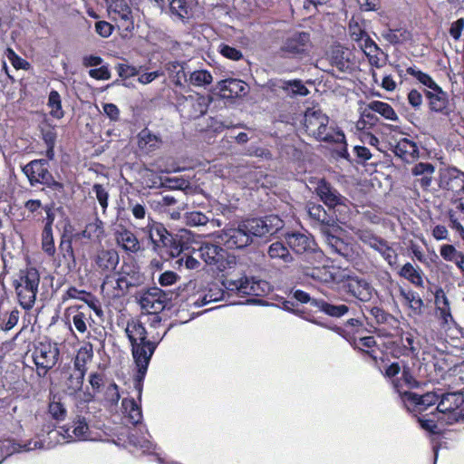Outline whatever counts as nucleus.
<instances>
[{
	"mask_svg": "<svg viewBox=\"0 0 464 464\" xmlns=\"http://www.w3.org/2000/svg\"><path fill=\"white\" fill-rule=\"evenodd\" d=\"M141 231L149 238L152 250L158 255L162 257H174L184 254L180 263H184L187 269H198L200 263L190 255L195 251V240L190 231L182 228L176 234L169 233L161 222L154 221L150 217L149 223Z\"/></svg>",
	"mask_w": 464,
	"mask_h": 464,
	"instance_id": "nucleus-1",
	"label": "nucleus"
},
{
	"mask_svg": "<svg viewBox=\"0 0 464 464\" xmlns=\"http://www.w3.org/2000/svg\"><path fill=\"white\" fill-rule=\"evenodd\" d=\"M185 95L179 99V110L184 118L197 120L207 113L209 103L217 99L223 102L224 106H239L246 99V89H213L212 93L205 96L192 89H185Z\"/></svg>",
	"mask_w": 464,
	"mask_h": 464,
	"instance_id": "nucleus-2",
	"label": "nucleus"
},
{
	"mask_svg": "<svg viewBox=\"0 0 464 464\" xmlns=\"http://www.w3.org/2000/svg\"><path fill=\"white\" fill-rule=\"evenodd\" d=\"M145 276L135 262H123L119 271V278L106 275L102 283L101 290L111 298H121L128 294L130 288L145 284Z\"/></svg>",
	"mask_w": 464,
	"mask_h": 464,
	"instance_id": "nucleus-3",
	"label": "nucleus"
},
{
	"mask_svg": "<svg viewBox=\"0 0 464 464\" xmlns=\"http://www.w3.org/2000/svg\"><path fill=\"white\" fill-rule=\"evenodd\" d=\"M104 234L102 221L91 222L85 226L82 231L76 232L73 226L67 222L63 227L60 238V251H62V257H60V266L64 264L68 271H72L75 267V256L73 252L72 244L82 237L92 239V237H101Z\"/></svg>",
	"mask_w": 464,
	"mask_h": 464,
	"instance_id": "nucleus-4",
	"label": "nucleus"
},
{
	"mask_svg": "<svg viewBox=\"0 0 464 464\" xmlns=\"http://www.w3.org/2000/svg\"><path fill=\"white\" fill-rule=\"evenodd\" d=\"M329 117L319 109L307 108L304 112L303 126L310 136L316 140H323L330 143H342L345 140V135L339 130L329 126Z\"/></svg>",
	"mask_w": 464,
	"mask_h": 464,
	"instance_id": "nucleus-5",
	"label": "nucleus"
},
{
	"mask_svg": "<svg viewBox=\"0 0 464 464\" xmlns=\"http://www.w3.org/2000/svg\"><path fill=\"white\" fill-rule=\"evenodd\" d=\"M92 353L85 349L77 352L73 367L68 366L60 372V382H64L63 392L72 395L82 390L85 374V364L91 360Z\"/></svg>",
	"mask_w": 464,
	"mask_h": 464,
	"instance_id": "nucleus-6",
	"label": "nucleus"
},
{
	"mask_svg": "<svg viewBox=\"0 0 464 464\" xmlns=\"http://www.w3.org/2000/svg\"><path fill=\"white\" fill-rule=\"evenodd\" d=\"M315 192L329 209H333L335 213H338V222L345 223L350 213L351 202L348 198L339 193L337 189L332 187L329 181L324 179L317 182Z\"/></svg>",
	"mask_w": 464,
	"mask_h": 464,
	"instance_id": "nucleus-7",
	"label": "nucleus"
},
{
	"mask_svg": "<svg viewBox=\"0 0 464 464\" xmlns=\"http://www.w3.org/2000/svg\"><path fill=\"white\" fill-rule=\"evenodd\" d=\"M38 284L39 274L34 267L20 270L18 279L14 280V285L19 304L24 309L28 310L34 306Z\"/></svg>",
	"mask_w": 464,
	"mask_h": 464,
	"instance_id": "nucleus-8",
	"label": "nucleus"
},
{
	"mask_svg": "<svg viewBox=\"0 0 464 464\" xmlns=\"http://www.w3.org/2000/svg\"><path fill=\"white\" fill-rule=\"evenodd\" d=\"M464 395L460 392L441 393L437 407L433 411L440 415H448L447 422L451 424L464 419L463 409Z\"/></svg>",
	"mask_w": 464,
	"mask_h": 464,
	"instance_id": "nucleus-9",
	"label": "nucleus"
},
{
	"mask_svg": "<svg viewBox=\"0 0 464 464\" xmlns=\"http://www.w3.org/2000/svg\"><path fill=\"white\" fill-rule=\"evenodd\" d=\"M198 256L215 270L223 272L229 267L234 256L224 247L214 243H203L199 246Z\"/></svg>",
	"mask_w": 464,
	"mask_h": 464,
	"instance_id": "nucleus-10",
	"label": "nucleus"
},
{
	"mask_svg": "<svg viewBox=\"0 0 464 464\" xmlns=\"http://www.w3.org/2000/svg\"><path fill=\"white\" fill-rule=\"evenodd\" d=\"M325 244L332 255L342 256L355 266L360 265L361 252L362 248L356 243H347L338 236L326 234Z\"/></svg>",
	"mask_w": 464,
	"mask_h": 464,
	"instance_id": "nucleus-11",
	"label": "nucleus"
},
{
	"mask_svg": "<svg viewBox=\"0 0 464 464\" xmlns=\"http://www.w3.org/2000/svg\"><path fill=\"white\" fill-rule=\"evenodd\" d=\"M386 348L390 350L391 355L394 359H400L401 357L417 359L420 343L414 333L402 332L399 339L388 342Z\"/></svg>",
	"mask_w": 464,
	"mask_h": 464,
	"instance_id": "nucleus-12",
	"label": "nucleus"
},
{
	"mask_svg": "<svg viewBox=\"0 0 464 464\" xmlns=\"http://www.w3.org/2000/svg\"><path fill=\"white\" fill-rule=\"evenodd\" d=\"M409 411L415 413V416L428 413L429 409H432L440 400V394L436 392H426L418 394L411 392L402 393L401 397Z\"/></svg>",
	"mask_w": 464,
	"mask_h": 464,
	"instance_id": "nucleus-13",
	"label": "nucleus"
},
{
	"mask_svg": "<svg viewBox=\"0 0 464 464\" xmlns=\"http://www.w3.org/2000/svg\"><path fill=\"white\" fill-rule=\"evenodd\" d=\"M24 175L28 178L31 185L35 183L44 184L47 187L57 186L58 183L53 180V175L48 171V162L46 160H34L22 168Z\"/></svg>",
	"mask_w": 464,
	"mask_h": 464,
	"instance_id": "nucleus-14",
	"label": "nucleus"
},
{
	"mask_svg": "<svg viewBox=\"0 0 464 464\" xmlns=\"http://www.w3.org/2000/svg\"><path fill=\"white\" fill-rule=\"evenodd\" d=\"M343 291L361 302H369L374 294L372 285L362 277L347 276L342 281Z\"/></svg>",
	"mask_w": 464,
	"mask_h": 464,
	"instance_id": "nucleus-15",
	"label": "nucleus"
},
{
	"mask_svg": "<svg viewBox=\"0 0 464 464\" xmlns=\"http://www.w3.org/2000/svg\"><path fill=\"white\" fill-rule=\"evenodd\" d=\"M169 300L166 292L154 286L144 291L139 299V303L150 314H160L166 308Z\"/></svg>",
	"mask_w": 464,
	"mask_h": 464,
	"instance_id": "nucleus-16",
	"label": "nucleus"
},
{
	"mask_svg": "<svg viewBox=\"0 0 464 464\" xmlns=\"http://www.w3.org/2000/svg\"><path fill=\"white\" fill-rule=\"evenodd\" d=\"M220 238L223 244L230 249H243L253 242L251 237L239 223L237 227H225L222 229Z\"/></svg>",
	"mask_w": 464,
	"mask_h": 464,
	"instance_id": "nucleus-17",
	"label": "nucleus"
},
{
	"mask_svg": "<svg viewBox=\"0 0 464 464\" xmlns=\"http://www.w3.org/2000/svg\"><path fill=\"white\" fill-rule=\"evenodd\" d=\"M287 247L297 255L309 254L315 251L316 243L311 235L298 231L286 233L285 236Z\"/></svg>",
	"mask_w": 464,
	"mask_h": 464,
	"instance_id": "nucleus-18",
	"label": "nucleus"
},
{
	"mask_svg": "<svg viewBox=\"0 0 464 464\" xmlns=\"http://www.w3.org/2000/svg\"><path fill=\"white\" fill-rule=\"evenodd\" d=\"M311 47L310 35L308 33L300 32L289 36L282 46V51L289 56H303L308 53Z\"/></svg>",
	"mask_w": 464,
	"mask_h": 464,
	"instance_id": "nucleus-19",
	"label": "nucleus"
},
{
	"mask_svg": "<svg viewBox=\"0 0 464 464\" xmlns=\"http://www.w3.org/2000/svg\"><path fill=\"white\" fill-rule=\"evenodd\" d=\"M426 99L428 100V106L430 109L438 113L449 116L452 111V103L450 102V95L442 89H424Z\"/></svg>",
	"mask_w": 464,
	"mask_h": 464,
	"instance_id": "nucleus-20",
	"label": "nucleus"
},
{
	"mask_svg": "<svg viewBox=\"0 0 464 464\" xmlns=\"http://www.w3.org/2000/svg\"><path fill=\"white\" fill-rule=\"evenodd\" d=\"M111 18L119 27L130 30L133 27L132 12L125 0H111L108 6Z\"/></svg>",
	"mask_w": 464,
	"mask_h": 464,
	"instance_id": "nucleus-21",
	"label": "nucleus"
},
{
	"mask_svg": "<svg viewBox=\"0 0 464 464\" xmlns=\"http://www.w3.org/2000/svg\"><path fill=\"white\" fill-rule=\"evenodd\" d=\"M60 436L67 439V443L71 441L85 440L89 436V424L85 418L80 415L70 424L61 427Z\"/></svg>",
	"mask_w": 464,
	"mask_h": 464,
	"instance_id": "nucleus-22",
	"label": "nucleus"
},
{
	"mask_svg": "<svg viewBox=\"0 0 464 464\" xmlns=\"http://www.w3.org/2000/svg\"><path fill=\"white\" fill-rule=\"evenodd\" d=\"M137 344L140 350L139 352L136 351V346H130L132 359H134L136 364L141 365L144 370L145 366L150 365L151 357L156 347L159 345V343L149 340L146 334L143 337L137 339Z\"/></svg>",
	"mask_w": 464,
	"mask_h": 464,
	"instance_id": "nucleus-23",
	"label": "nucleus"
},
{
	"mask_svg": "<svg viewBox=\"0 0 464 464\" xmlns=\"http://www.w3.org/2000/svg\"><path fill=\"white\" fill-rule=\"evenodd\" d=\"M114 240L116 245L128 254L136 255L142 250L136 234L126 227L121 226L115 230Z\"/></svg>",
	"mask_w": 464,
	"mask_h": 464,
	"instance_id": "nucleus-24",
	"label": "nucleus"
},
{
	"mask_svg": "<svg viewBox=\"0 0 464 464\" xmlns=\"http://www.w3.org/2000/svg\"><path fill=\"white\" fill-rule=\"evenodd\" d=\"M44 443L41 440H29L25 443H20L14 440H0V464L4 462L9 456L23 452L34 450L36 449H43Z\"/></svg>",
	"mask_w": 464,
	"mask_h": 464,
	"instance_id": "nucleus-25",
	"label": "nucleus"
},
{
	"mask_svg": "<svg viewBox=\"0 0 464 464\" xmlns=\"http://www.w3.org/2000/svg\"><path fill=\"white\" fill-rule=\"evenodd\" d=\"M336 332L341 334L349 343H355L368 336L369 330L366 329L362 320L350 318L343 326H338Z\"/></svg>",
	"mask_w": 464,
	"mask_h": 464,
	"instance_id": "nucleus-26",
	"label": "nucleus"
},
{
	"mask_svg": "<svg viewBox=\"0 0 464 464\" xmlns=\"http://www.w3.org/2000/svg\"><path fill=\"white\" fill-rule=\"evenodd\" d=\"M435 167L430 162H418L411 168V173L414 177V186L423 190L431 187Z\"/></svg>",
	"mask_w": 464,
	"mask_h": 464,
	"instance_id": "nucleus-27",
	"label": "nucleus"
},
{
	"mask_svg": "<svg viewBox=\"0 0 464 464\" xmlns=\"http://www.w3.org/2000/svg\"><path fill=\"white\" fill-rule=\"evenodd\" d=\"M327 59L331 65L336 67L340 72L351 70L353 64L351 50L340 44L331 47L327 53Z\"/></svg>",
	"mask_w": 464,
	"mask_h": 464,
	"instance_id": "nucleus-28",
	"label": "nucleus"
},
{
	"mask_svg": "<svg viewBox=\"0 0 464 464\" xmlns=\"http://www.w3.org/2000/svg\"><path fill=\"white\" fill-rule=\"evenodd\" d=\"M120 264V255L114 249L98 250L94 257V265L98 272L109 275Z\"/></svg>",
	"mask_w": 464,
	"mask_h": 464,
	"instance_id": "nucleus-29",
	"label": "nucleus"
},
{
	"mask_svg": "<svg viewBox=\"0 0 464 464\" xmlns=\"http://www.w3.org/2000/svg\"><path fill=\"white\" fill-rule=\"evenodd\" d=\"M307 213L314 226H318L323 229H329L336 225L337 217L334 218L324 208L322 205L314 202H308Z\"/></svg>",
	"mask_w": 464,
	"mask_h": 464,
	"instance_id": "nucleus-30",
	"label": "nucleus"
},
{
	"mask_svg": "<svg viewBox=\"0 0 464 464\" xmlns=\"http://www.w3.org/2000/svg\"><path fill=\"white\" fill-rule=\"evenodd\" d=\"M46 213L44 226L42 231V249L49 256H53L55 253L54 240L53 236V223L54 221V214L52 207L46 205L44 207Z\"/></svg>",
	"mask_w": 464,
	"mask_h": 464,
	"instance_id": "nucleus-31",
	"label": "nucleus"
},
{
	"mask_svg": "<svg viewBox=\"0 0 464 464\" xmlns=\"http://www.w3.org/2000/svg\"><path fill=\"white\" fill-rule=\"evenodd\" d=\"M392 146L393 154L404 162H411L419 157L417 143L411 139L401 138Z\"/></svg>",
	"mask_w": 464,
	"mask_h": 464,
	"instance_id": "nucleus-32",
	"label": "nucleus"
},
{
	"mask_svg": "<svg viewBox=\"0 0 464 464\" xmlns=\"http://www.w3.org/2000/svg\"><path fill=\"white\" fill-rule=\"evenodd\" d=\"M267 256L272 265L287 266L294 262V256L288 247L282 242L276 241L269 245Z\"/></svg>",
	"mask_w": 464,
	"mask_h": 464,
	"instance_id": "nucleus-33",
	"label": "nucleus"
},
{
	"mask_svg": "<svg viewBox=\"0 0 464 464\" xmlns=\"http://www.w3.org/2000/svg\"><path fill=\"white\" fill-rule=\"evenodd\" d=\"M440 183L441 188L453 192L454 196L464 193V173L456 168L449 169Z\"/></svg>",
	"mask_w": 464,
	"mask_h": 464,
	"instance_id": "nucleus-34",
	"label": "nucleus"
},
{
	"mask_svg": "<svg viewBox=\"0 0 464 464\" xmlns=\"http://www.w3.org/2000/svg\"><path fill=\"white\" fill-rule=\"evenodd\" d=\"M223 285L230 291H237L240 294L247 295H260V294L256 292V287L260 285V282H256L246 276L237 279L225 278Z\"/></svg>",
	"mask_w": 464,
	"mask_h": 464,
	"instance_id": "nucleus-35",
	"label": "nucleus"
},
{
	"mask_svg": "<svg viewBox=\"0 0 464 464\" xmlns=\"http://www.w3.org/2000/svg\"><path fill=\"white\" fill-rule=\"evenodd\" d=\"M239 224L252 239L254 237H265L275 233L267 221L262 218H250L240 221Z\"/></svg>",
	"mask_w": 464,
	"mask_h": 464,
	"instance_id": "nucleus-36",
	"label": "nucleus"
},
{
	"mask_svg": "<svg viewBox=\"0 0 464 464\" xmlns=\"http://www.w3.org/2000/svg\"><path fill=\"white\" fill-rule=\"evenodd\" d=\"M416 418L420 428L425 430L431 435H440L441 430L439 428V423L447 421L442 415L433 410L425 414L416 415Z\"/></svg>",
	"mask_w": 464,
	"mask_h": 464,
	"instance_id": "nucleus-37",
	"label": "nucleus"
},
{
	"mask_svg": "<svg viewBox=\"0 0 464 464\" xmlns=\"http://www.w3.org/2000/svg\"><path fill=\"white\" fill-rule=\"evenodd\" d=\"M407 84H421L425 87H439L431 77L420 70L417 66H409L403 74H401Z\"/></svg>",
	"mask_w": 464,
	"mask_h": 464,
	"instance_id": "nucleus-38",
	"label": "nucleus"
},
{
	"mask_svg": "<svg viewBox=\"0 0 464 464\" xmlns=\"http://www.w3.org/2000/svg\"><path fill=\"white\" fill-rule=\"evenodd\" d=\"M397 276L417 288H424V273L418 266H415L408 262L397 270Z\"/></svg>",
	"mask_w": 464,
	"mask_h": 464,
	"instance_id": "nucleus-39",
	"label": "nucleus"
},
{
	"mask_svg": "<svg viewBox=\"0 0 464 464\" xmlns=\"http://www.w3.org/2000/svg\"><path fill=\"white\" fill-rule=\"evenodd\" d=\"M116 70L119 76L122 79H129L138 75V82L140 84H148L151 82L156 77L159 76L158 72H145L142 74L139 73V70L127 63H118Z\"/></svg>",
	"mask_w": 464,
	"mask_h": 464,
	"instance_id": "nucleus-40",
	"label": "nucleus"
},
{
	"mask_svg": "<svg viewBox=\"0 0 464 464\" xmlns=\"http://www.w3.org/2000/svg\"><path fill=\"white\" fill-rule=\"evenodd\" d=\"M406 386L408 389H416L420 387V382L416 380L414 374L411 372L410 366L407 363L402 365L401 377L392 381V387L396 393L402 397V393L407 391H402V387Z\"/></svg>",
	"mask_w": 464,
	"mask_h": 464,
	"instance_id": "nucleus-41",
	"label": "nucleus"
},
{
	"mask_svg": "<svg viewBox=\"0 0 464 464\" xmlns=\"http://www.w3.org/2000/svg\"><path fill=\"white\" fill-rule=\"evenodd\" d=\"M435 308L437 314L441 321V325H449L452 322V316L450 309V303L446 294L442 289L437 290L434 295Z\"/></svg>",
	"mask_w": 464,
	"mask_h": 464,
	"instance_id": "nucleus-42",
	"label": "nucleus"
},
{
	"mask_svg": "<svg viewBox=\"0 0 464 464\" xmlns=\"http://www.w3.org/2000/svg\"><path fill=\"white\" fill-rule=\"evenodd\" d=\"M162 140L160 136L144 129L138 134V147L147 154L160 148Z\"/></svg>",
	"mask_w": 464,
	"mask_h": 464,
	"instance_id": "nucleus-43",
	"label": "nucleus"
},
{
	"mask_svg": "<svg viewBox=\"0 0 464 464\" xmlns=\"http://www.w3.org/2000/svg\"><path fill=\"white\" fill-rule=\"evenodd\" d=\"M400 295L403 299L404 304L409 306L414 315L421 314L424 303L416 291L401 287Z\"/></svg>",
	"mask_w": 464,
	"mask_h": 464,
	"instance_id": "nucleus-44",
	"label": "nucleus"
},
{
	"mask_svg": "<svg viewBox=\"0 0 464 464\" xmlns=\"http://www.w3.org/2000/svg\"><path fill=\"white\" fill-rule=\"evenodd\" d=\"M121 408L123 409V412L127 414L130 424L136 426L142 421V409L134 399L124 398L121 401Z\"/></svg>",
	"mask_w": 464,
	"mask_h": 464,
	"instance_id": "nucleus-45",
	"label": "nucleus"
},
{
	"mask_svg": "<svg viewBox=\"0 0 464 464\" xmlns=\"http://www.w3.org/2000/svg\"><path fill=\"white\" fill-rule=\"evenodd\" d=\"M126 332L128 340L130 342V346L136 347V351L139 352L137 339H140L147 334L146 328L140 320L136 318H130L126 326Z\"/></svg>",
	"mask_w": 464,
	"mask_h": 464,
	"instance_id": "nucleus-46",
	"label": "nucleus"
},
{
	"mask_svg": "<svg viewBox=\"0 0 464 464\" xmlns=\"http://www.w3.org/2000/svg\"><path fill=\"white\" fill-rule=\"evenodd\" d=\"M379 124V118L376 113L373 112L367 106L364 108L363 111L361 114V118L356 121V129L357 130L363 131H372L376 129Z\"/></svg>",
	"mask_w": 464,
	"mask_h": 464,
	"instance_id": "nucleus-47",
	"label": "nucleus"
},
{
	"mask_svg": "<svg viewBox=\"0 0 464 464\" xmlns=\"http://www.w3.org/2000/svg\"><path fill=\"white\" fill-rule=\"evenodd\" d=\"M353 347L354 350H357L365 355H368L372 361L377 362L376 351L373 348L377 347L376 339L373 336L368 335L362 339L355 340V343H349Z\"/></svg>",
	"mask_w": 464,
	"mask_h": 464,
	"instance_id": "nucleus-48",
	"label": "nucleus"
},
{
	"mask_svg": "<svg viewBox=\"0 0 464 464\" xmlns=\"http://www.w3.org/2000/svg\"><path fill=\"white\" fill-rule=\"evenodd\" d=\"M313 305L318 307L319 311L332 317L340 318L349 311L347 304H332L324 300H314Z\"/></svg>",
	"mask_w": 464,
	"mask_h": 464,
	"instance_id": "nucleus-49",
	"label": "nucleus"
},
{
	"mask_svg": "<svg viewBox=\"0 0 464 464\" xmlns=\"http://www.w3.org/2000/svg\"><path fill=\"white\" fill-rule=\"evenodd\" d=\"M230 128L246 129V125L242 122L234 123L231 120L221 121L215 117H209L205 130L214 133H221L225 129Z\"/></svg>",
	"mask_w": 464,
	"mask_h": 464,
	"instance_id": "nucleus-50",
	"label": "nucleus"
},
{
	"mask_svg": "<svg viewBox=\"0 0 464 464\" xmlns=\"http://www.w3.org/2000/svg\"><path fill=\"white\" fill-rule=\"evenodd\" d=\"M365 311L369 313L371 319L375 321L377 324H392V322L396 321L392 314L378 305L367 306Z\"/></svg>",
	"mask_w": 464,
	"mask_h": 464,
	"instance_id": "nucleus-51",
	"label": "nucleus"
},
{
	"mask_svg": "<svg viewBox=\"0 0 464 464\" xmlns=\"http://www.w3.org/2000/svg\"><path fill=\"white\" fill-rule=\"evenodd\" d=\"M382 36L391 44H399L408 41L411 38V34L409 31L403 28H387L382 31Z\"/></svg>",
	"mask_w": 464,
	"mask_h": 464,
	"instance_id": "nucleus-52",
	"label": "nucleus"
},
{
	"mask_svg": "<svg viewBox=\"0 0 464 464\" xmlns=\"http://www.w3.org/2000/svg\"><path fill=\"white\" fill-rule=\"evenodd\" d=\"M368 107L370 108L371 111L380 114L386 120L397 121V115L392 106L386 102L380 101H372L368 104Z\"/></svg>",
	"mask_w": 464,
	"mask_h": 464,
	"instance_id": "nucleus-53",
	"label": "nucleus"
},
{
	"mask_svg": "<svg viewBox=\"0 0 464 464\" xmlns=\"http://www.w3.org/2000/svg\"><path fill=\"white\" fill-rule=\"evenodd\" d=\"M359 46L370 58L372 63H377V53L380 52V48L368 34L359 43Z\"/></svg>",
	"mask_w": 464,
	"mask_h": 464,
	"instance_id": "nucleus-54",
	"label": "nucleus"
},
{
	"mask_svg": "<svg viewBox=\"0 0 464 464\" xmlns=\"http://www.w3.org/2000/svg\"><path fill=\"white\" fill-rule=\"evenodd\" d=\"M440 256L443 260L448 262L456 263L462 262V256H464L462 252L456 250L455 246L450 244H443L440 249Z\"/></svg>",
	"mask_w": 464,
	"mask_h": 464,
	"instance_id": "nucleus-55",
	"label": "nucleus"
},
{
	"mask_svg": "<svg viewBox=\"0 0 464 464\" xmlns=\"http://www.w3.org/2000/svg\"><path fill=\"white\" fill-rule=\"evenodd\" d=\"M92 191L93 194H95L97 201L99 202V205L102 208V211H103V214H105L106 209L108 208L109 199V194L106 188L100 183H95L92 187Z\"/></svg>",
	"mask_w": 464,
	"mask_h": 464,
	"instance_id": "nucleus-56",
	"label": "nucleus"
},
{
	"mask_svg": "<svg viewBox=\"0 0 464 464\" xmlns=\"http://www.w3.org/2000/svg\"><path fill=\"white\" fill-rule=\"evenodd\" d=\"M354 237L364 245L370 246L373 242H376L380 236L373 233L371 228H355L353 229Z\"/></svg>",
	"mask_w": 464,
	"mask_h": 464,
	"instance_id": "nucleus-57",
	"label": "nucleus"
},
{
	"mask_svg": "<svg viewBox=\"0 0 464 464\" xmlns=\"http://www.w3.org/2000/svg\"><path fill=\"white\" fill-rule=\"evenodd\" d=\"M186 225L190 227L204 226L208 222V218L206 214L200 211H191L186 213L184 216Z\"/></svg>",
	"mask_w": 464,
	"mask_h": 464,
	"instance_id": "nucleus-58",
	"label": "nucleus"
},
{
	"mask_svg": "<svg viewBox=\"0 0 464 464\" xmlns=\"http://www.w3.org/2000/svg\"><path fill=\"white\" fill-rule=\"evenodd\" d=\"M451 205H453V208L449 209V218H450V215H453L458 217V218L464 219V192L460 195L453 196Z\"/></svg>",
	"mask_w": 464,
	"mask_h": 464,
	"instance_id": "nucleus-59",
	"label": "nucleus"
},
{
	"mask_svg": "<svg viewBox=\"0 0 464 464\" xmlns=\"http://www.w3.org/2000/svg\"><path fill=\"white\" fill-rule=\"evenodd\" d=\"M169 10L172 14L179 19H184L188 14V6L186 0H169Z\"/></svg>",
	"mask_w": 464,
	"mask_h": 464,
	"instance_id": "nucleus-60",
	"label": "nucleus"
},
{
	"mask_svg": "<svg viewBox=\"0 0 464 464\" xmlns=\"http://www.w3.org/2000/svg\"><path fill=\"white\" fill-rule=\"evenodd\" d=\"M379 255L383 257L386 264H388L392 269L394 270L398 268V255L396 250L393 249L392 244L388 245V246L380 251Z\"/></svg>",
	"mask_w": 464,
	"mask_h": 464,
	"instance_id": "nucleus-61",
	"label": "nucleus"
},
{
	"mask_svg": "<svg viewBox=\"0 0 464 464\" xmlns=\"http://www.w3.org/2000/svg\"><path fill=\"white\" fill-rule=\"evenodd\" d=\"M42 132L44 140L45 141V144L47 146L46 155L47 157H49L50 160H53L54 157V140L57 133L55 132L54 128H52L51 130H46L44 127H43Z\"/></svg>",
	"mask_w": 464,
	"mask_h": 464,
	"instance_id": "nucleus-62",
	"label": "nucleus"
},
{
	"mask_svg": "<svg viewBox=\"0 0 464 464\" xmlns=\"http://www.w3.org/2000/svg\"><path fill=\"white\" fill-rule=\"evenodd\" d=\"M58 355V348L54 349V353L53 355V358L47 357L45 353H42L41 355L35 356V364L38 368H43L44 370V373L47 372V370L52 369V367L54 364V359Z\"/></svg>",
	"mask_w": 464,
	"mask_h": 464,
	"instance_id": "nucleus-63",
	"label": "nucleus"
},
{
	"mask_svg": "<svg viewBox=\"0 0 464 464\" xmlns=\"http://www.w3.org/2000/svg\"><path fill=\"white\" fill-rule=\"evenodd\" d=\"M212 82L211 74L207 71L194 72L190 76V82L196 86L210 84Z\"/></svg>",
	"mask_w": 464,
	"mask_h": 464,
	"instance_id": "nucleus-64",
	"label": "nucleus"
}]
</instances>
